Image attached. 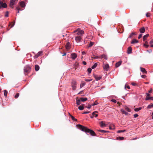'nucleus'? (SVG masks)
Returning <instances> with one entry per match:
<instances>
[{
  "mask_svg": "<svg viewBox=\"0 0 153 153\" xmlns=\"http://www.w3.org/2000/svg\"><path fill=\"white\" fill-rule=\"evenodd\" d=\"M76 127L79 129L86 133H89L92 136H96V135L95 132L92 130L87 128L86 127L82 126L81 125H76Z\"/></svg>",
  "mask_w": 153,
  "mask_h": 153,
  "instance_id": "obj_1",
  "label": "nucleus"
},
{
  "mask_svg": "<svg viewBox=\"0 0 153 153\" xmlns=\"http://www.w3.org/2000/svg\"><path fill=\"white\" fill-rule=\"evenodd\" d=\"M76 82L75 80H73L71 82V86L72 89L74 90H75L76 88Z\"/></svg>",
  "mask_w": 153,
  "mask_h": 153,
  "instance_id": "obj_2",
  "label": "nucleus"
},
{
  "mask_svg": "<svg viewBox=\"0 0 153 153\" xmlns=\"http://www.w3.org/2000/svg\"><path fill=\"white\" fill-rule=\"evenodd\" d=\"M74 33L77 32V35H82L84 33V31L83 30H81L80 29H77L76 30L74 31Z\"/></svg>",
  "mask_w": 153,
  "mask_h": 153,
  "instance_id": "obj_3",
  "label": "nucleus"
},
{
  "mask_svg": "<svg viewBox=\"0 0 153 153\" xmlns=\"http://www.w3.org/2000/svg\"><path fill=\"white\" fill-rule=\"evenodd\" d=\"M7 7V5L5 3H3L0 0V8H1V7L6 8Z\"/></svg>",
  "mask_w": 153,
  "mask_h": 153,
  "instance_id": "obj_4",
  "label": "nucleus"
},
{
  "mask_svg": "<svg viewBox=\"0 0 153 153\" xmlns=\"http://www.w3.org/2000/svg\"><path fill=\"white\" fill-rule=\"evenodd\" d=\"M16 0H10V7H11L13 8V5L14 4L15 2L16 1Z\"/></svg>",
  "mask_w": 153,
  "mask_h": 153,
  "instance_id": "obj_5",
  "label": "nucleus"
},
{
  "mask_svg": "<svg viewBox=\"0 0 153 153\" xmlns=\"http://www.w3.org/2000/svg\"><path fill=\"white\" fill-rule=\"evenodd\" d=\"M82 40V38L80 36H77L75 37V40L77 42H80Z\"/></svg>",
  "mask_w": 153,
  "mask_h": 153,
  "instance_id": "obj_6",
  "label": "nucleus"
},
{
  "mask_svg": "<svg viewBox=\"0 0 153 153\" xmlns=\"http://www.w3.org/2000/svg\"><path fill=\"white\" fill-rule=\"evenodd\" d=\"M24 71L25 72L28 73L30 71V68L28 66L24 68Z\"/></svg>",
  "mask_w": 153,
  "mask_h": 153,
  "instance_id": "obj_7",
  "label": "nucleus"
},
{
  "mask_svg": "<svg viewBox=\"0 0 153 153\" xmlns=\"http://www.w3.org/2000/svg\"><path fill=\"white\" fill-rule=\"evenodd\" d=\"M71 58L73 59H75L77 57V55L75 53H72L71 55Z\"/></svg>",
  "mask_w": 153,
  "mask_h": 153,
  "instance_id": "obj_8",
  "label": "nucleus"
},
{
  "mask_svg": "<svg viewBox=\"0 0 153 153\" xmlns=\"http://www.w3.org/2000/svg\"><path fill=\"white\" fill-rule=\"evenodd\" d=\"M94 76L96 80H99L102 78V76L97 75H94Z\"/></svg>",
  "mask_w": 153,
  "mask_h": 153,
  "instance_id": "obj_9",
  "label": "nucleus"
},
{
  "mask_svg": "<svg viewBox=\"0 0 153 153\" xmlns=\"http://www.w3.org/2000/svg\"><path fill=\"white\" fill-rule=\"evenodd\" d=\"M140 71L143 72V74H146L147 73V72L146 71V69L140 67Z\"/></svg>",
  "mask_w": 153,
  "mask_h": 153,
  "instance_id": "obj_10",
  "label": "nucleus"
},
{
  "mask_svg": "<svg viewBox=\"0 0 153 153\" xmlns=\"http://www.w3.org/2000/svg\"><path fill=\"white\" fill-rule=\"evenodd\" d=\"M122 62L120 61L118 62H117L115 64V66L116 68L119 67L121 64Z\"/></svg>",
  "mask_w": 153,
  "mask_h": 153,
  "instance_id": "obj_11",
  "label": "nucleus"
},
{
  "mask_svg": "<svg viewBox=\"0 0 153 153\" xmlns=\"http://www.w3.org/2000/svg\"><path fill=\"white\" fill-rule=\"evenodd\" d=\"M100 58H103L106 60L107 59V56L105 54L102 55L100 56Z\"/></svg>",
  "mask_w": 153,
  "mask_h": 153,
  "instance_id": "obj_12",
  "label": "nucleus"
},
{
  "mask_svg": "<svg viewBox=\"0 0 153 153\" xmlns=\"http://www.w3.org/2000/svg\"><path fill=\"white\" fill-rule=\"evenodd\" d=\"M65 48L67 50L70 49V44L69 42H68L65 46Z\"/></svg>",
  "mask_w": 153,
  "mask_h": 153,
  "instance_id": "obj_13",
  "label": "nucleus"
},
{
  "mask_svg": "<svg viewBox=\"0 0 153 153\" xmlns=\"http://www.w3.org/2000/svg\"><path fill=\"white\" fill-rule=\"evenodd\" d=\"M140 32L141 33H143L145 32V30L144 27H143L140 28L139 30Z\"/></svg>",
  "mask_w": 153,
  "mask_h": 153,
  "instance_id": "obj_14",
  "label": "nucleus"
},
{
  "mask_svg": "<svg viewBox=\"0 0 153 153\" xmlns=\"http://www.w3.org/2000/svg\"><path fill=\"white\" fill-rule=\"evenodd\" d=\"M132 49L131 47H129L127 50V53L128 54H130L132 53Z\"/></svg>",
  "mask_w": 153,
  "mask_h": 153,
  "instance_id": "obj_15",
  "label": "nucleus"
},
{
  "mask_svg": "<svg viewBox=\"0 0 153 153\" xmlns=\"http://www.w3.org/2000/svg\"><path fill=\"white\" fill-rule=\"evenodd\" d=\"M20 5L22 7H25V2L23 1L20 2Z\"/></svg>",
  "mask_w": 153,
  "mask_h": 153,
  "instance_id": "obj_16",
  "label": "nucleus"
},
{
  "mask_svg": "<svg viewBox=\"0 0 153 153\" xmlns=\"http://www.w3.org/2000/svg\"><path fill=\"white\" fill-rule=\"evenodd\" d=\"M109 67L108 64H107L104 65L103 67V68L106 71H108Z\"/></svg>",
  "mask_w": 153,
  "mask_h": 153,
  "instance_id": "obj_17",
  "label": "nucleus"
},
{
  "mask_svg": "<svg viewBox=\"0 0 153 153\" xmlns=\"http://www.w3.org/2000/svg\"><path fill=\"white\" fill-rule=\"evenodd\" d=\"M100 126L102 127L106 126L105 124V123H103V121L100 122Z\"/></svg>",
  "mask_w": 153,
  "mask_h": 153,
  "instance_id": "obj_18",
  "label": "nucleus"
},
{
  "mask_svg": "<svg viewBox=\"0 0 153 153\" xmlns=\"http://www.w3.org/2000/svg\"><path fill=\"white\" fill-rule=\"evenodd\" d=\"M97 112H98L97 111H95L92 113V115L94 116V117L95 116L96 117H97L98 116V115L96 114L97 113Z\"/></svg>",
  "mask_w": 153,
  "mask_h": 153,
  "instance_id": "obj_19",
  "label": "nucleus"
},
{
  "mask_svg": "<svg viewBox=\"0 0 153 153\" xmlns=\"http://www.w3.org/2000/svg\"><path fill=\"white\" fill-rule=\"evenodd\" d=\"M39 69V66L38 65H36L35 66V69L36 71H38Z\"/></svg>",
  "mask_w": 153,
  "mask_h": 153,
  "instance_id": "obj_20",
  "label": "nucleus"
},
{
  "mask_svg": "<svg viewBox=\"0 0 153 153\" xmlns=\"http://www.w3.org/2000/svg\"><path fill=\"white\" fill-rule=\"evenodd\" d=\"M84 105V104H83L80 105L79 106L78 109L80 110H82L84 108V107H83Z\"/></svg>",
  "mask_w": 153,
  "mask_h": 153,
  "instance_id": "obj_21",
  "label": "nucleus"
},
{
  "mask_svg": "<svg viewBox=\"0 0 153 153\" xmlns=\"http://www.w3.org/2000/svg\"><path fill=\"white\" fill-rule=\"evenodd\" d=\"M149 34H147L146 35H145L143 37V41H145L146 39V38L149 36Z\"/></svg>",
  "mask_w": 153,
  "mask_h": 153,
  "instance_id": "obj_22",
  "label": "nucleus"
},
{
  "mask_svg": "<svg viewBox=\"0 0 153 153\" xmlns=\"http://www.w3.org/2000/svg\"><path fill=\"white\" fill-rule=\"evenodd\" d=\"M145 100H153V97H146Z\"/></svg>",
  "mask_w": 153,
  "mask_h": 153,
  "instance_id": "obj_23",
  "label": "nucleus"
},
{
  "mask_svg": "<svg viewBox=\"0 0 153 153\" xmlns=\"http://www.w3.org/2000/svg\"><path fill=\"white\" fill-rule=\"evenodd\" d=\"M138 42V41L136 39H133L132 42H131V44H134L135 43H137Z\"/></svg>",
  "mask_w": 153,
  "mask_h": 153,
  "instance_id": "obj_24",
  "label": "nucleus"
},
{
  "mask_svg": "<svg viewBox=\"0 0 153 153\" xmlns=\"http://www.w3.org/2000/svg\"><path fill=\"white\" fill-rule=\"evenodd\" d=\"M122 112L123 114H124L126 115H127L128 114V113L125 111L123 109H121L120 110Z\"/></svg>",
  "mask_w": 153,
  "mask_h": 153,
  "instance_id": "obj_25",
  "label": "nucleus"
},
{
  "mask_svg": "<svg viewBox=\"0 0 153 153\" xmlns=\"http://www.w3.org/2000/svg\"><path fill=\"white\" fill-rule=\"evenodd\" d=\"M87 100V99L86 98H81L80 99V100L81 101L84 102L86 101Z\"/></svg>",
  "mask_w": 153,
  "mask_h": 153,
  "instance_id": "obj_26",
  "label": "nucleus"
},
{
  "mask_svg": "<svg viewBox=\"0 0 153 153\" xmlns=\"http://www.w3.org/2000/svg\"><path fill=\"white\" fill-rule=\"evenodd\" d=\"M85 85V82H82L80 85V88H82Z\"/></svg>",
  "mask_w": 153,
  "mask_h": 153,
  "instance_id": "obj_27",
  "label": "nucleus"
},
{
  "mask_svg": "<svg viewBox=\"0 0 153 153\" xmlns=\"http://www.w3.org/2000/svg\"><path fill=\"white\" fill-rule=\"evenodd\" d=\"M133 35H136V33L134 32L132 33L129 36V37L130 38H131L133 36Z\"/></svg>",
  "mask_w": 153,
  "mask_h": 153,
  "instance_id": "obj_28",
  "label": "nucleus"
},
{
  "mask_svg": "<svg viewBox=\"0 0 153 153\" xmlns=\"http://www.w3.org/2000/svg\"><path fill=\"white\" fill-rule=\"evenodd\" d=\"M8 93L7 91L6 90H4V95L5 97H7V94Z\"/></svg>",
  "mask_w": 153,
  "mask_h": 153,
  "instance_id": "obj_29",
  "label": "nucleus"
},
{
  "mask_svg": "<svg viewBox=\"0 0 153 153\" xmlns=\"http://www.w3.org/2000/svg\"><path fill=\"white\" fill-rule=\"evenodd\" d=\"M97 131H98L101 132H103L104 133H105L108 132V131H106L102 130H97Z\"/></svg>",
  "mask_w": 153,
  "mask_h": 153,
  "instance_id": "obj_30",
  "label": "nucleus"
},
{
  "mask_svg": "<svg viewBox=\"0 0 153 153\" xmlns=\"http://www.w3.org/2000/svg\"><path fill=\"white\" fill-rule=\"evenodd\" d=\"M80 100V99H78V100H76V103L77 105H79L80 104L81 100Z\"/></svg>",
  "mask_w": 153,
  "mask_h": 153,
  "instance_id": "obj_31",
  "label": "nucleus"
},
{
  "mask_svg": "<svg viewBox=\"0 0 153 153\" xmlns=\"http://www.w3.org/2000/svg\"><path fill=\"white\" fill-rule=\"evenodd\" d=\"M141 108H142L141 107H139L138 108H137L134 109V110L135 111H138L140 110L141 109Z\"/></svg>",
  "mask_w": 153,
  "mask_h": 153,
  "instance_id": "obj_32",
  "label": "nucleus"
},
{
  "mask_svg": "<svg viewBox=\"0 0 153 153\" xmlns=\"http://www.w3.org/2000/svg\"><path fill=\"white\" fill-rule=\"evenodd\" d=\"M42 53V51H40L38 52L37 54L39 56H40L41 55Z\"/></svg>",
  "mask_w": 153,
  "mask_h": 153,
  "instance_id": "obj_33",
  "label": "nucleus"
},
{
  "mask_svg": "<svg viewBox=\"0 0 153 153\" xmlns=\"http://www.w3.org/2000/svg\"><path fill=\"white\" fill-rule=\"evenodd\" d=\"M97 63H95L94 64V65L92 66L91 67V68L93 69H94L95 68L97 67Z\"/></svg>",
  "mask_w": 153,
  "mask_h": 153,
  "instance_id": "obj_34",
  "label": "nucleus"
},
{
  "mask_svg": "<svg viewBox=\"0 0 153 153\" xmlns=\"http://www.w3.org/2000/svg\"><path fill=\"white\" fill-rule=\"evenodd\" d=\"M152 107H153V104H150L147 107V108L148 109Z\"/></svg>",
  "mask_w": 153,
  "mask_h": 153,
  "instance_id": "obj_35",
  "label": "nucleus"
},
{
  "mask_svg": "<svg viewBox=\"0 0 153 153\" xmlns=\"http://www.w3.org/2000/svg\"><path fill=\"white\" fill-rule=\"evenodd\" d=\"M125 109L128 112H130L131 111L130 109L127 107H126L125 108Z\"/></svg>",
  "mask_w": 153,
  "mask_h": 153,
  "instance_id": "obj_36",
  "label": "nucleus"
},
{
  "mask_svg": "<svg viewBox=\"0 0 153 153\" xmlns=\"http://www.w3.org/2000/svg\"><path fill=\"white\" fill-rule=\"evenodd\" d=\"M117 138L118 139H119L120 140H123L124 139V138L123 137H117Z\"/></svg>",
  "mask_w": 153,
  "mask_h": 153,
  "instance_id": "obj_37",
  "label": "nucleus"
},
{
  "mask_svg": "<svg viewBox=\"0 0 153 153\" xmlns=\"http://www.w3.org/2000/svg\"><path fill=\"white\" fill-rule=\"evenodd\" d=\"M91 68H88L87 69V71L89 74L91 73Z\"/></svg>",
  "mask_w": 153,
  "mask_h": 153,
  "instance_id": "obj_38",
  "label": "nucleus"
},
{
  "mask_svg": "<svg viewBox=\"0 0 153 153\" xmlns=\"http://www.w3.org/2000/svg\"><path fill=\"white\" fill-rule=\"evenodd\" d=\"M71 117L72 119V120L74 121H77V120L75 119L74 117L72 116H71Z\"/></svg>",
  "mask_w": 153,
  "mask_h": 153,
  "instance_id": "obj_39",
  "label": "nucleus"
},
{
  "mask_svg": "<svg viewBox=\"0 0 153 153\" xmlns=\"http://www.w3.org/2000/svg\"><path fill=\"white\" fill-rule=\"evenodd\" d=\"M94 42H90V43H89V47H91L93 45H94Z\"/></svg>",
  "mask_w": 153,
  "mask_h": 153,
  "instance_id": "obj_40",
  "label": "nucleus"
},
{
  "mask_svg": "<svg viewBox=\"0 0 153 153\" xmlns=\"http://www.w3.org/2000/svg\"><path fill=\"white\" fill-rule=\"evenodd\" d=\"M97 104H98V102L97 101H96L95 102H94V103H93L91 105H92V106L95 105H97Z\"/></svg>",
  "mask_w": 153,
  "mask_h": 153,
  "instance_id": "obj_41",
  "label": "nucleus"
},
{
  "mask_svg": "<svg viewBox=\"0 0 153 153\" xmlns=\"http://www.w3.org/2000/svg\"><path fill=\"white\" fill-rule=\"evenodd\" d=\"M126 131L125 130H119L117 131V132L118 133H120V132H125Z\"/></svg>",
  "mask_w": 153,
  "mask_h": 153,
  "instance_id": "obj_42",
  "label": "nucleus"
},
{
  "mask_svg": "<svg viewBox=\"0 0 153 153\" xmlns=\"http://www.w3.org/2000/svg\"><path fill=\"white\" fill-rule=\"evenodd\" d=\"M16 10H18L17 13H19V10H21L20 8L19 7H16Z\"/></svg>",
  "mask_w": 153,
  "mask_h": 153,
  "instance_id": "obj_43",
  "label": "nucleus"
},
{
  "mask_svg": "<svg viewBox=\"0 0 153 153\" xmlns=\"http://www.w3.org/2000/svg\"><path fill=\"white\" fill-rule=\"evenodd\" d=\"M19 96V94L18 93H17L16 94L15 96V98L16 99Z\"/></svg>",
  "mask_w": 153,
  "mask_h": 153,
  "instance_id": "obj_44",
  "label": "nucleus"
},
{
  "mask_svg": "<svg viewBox=\"0 0 153 153\" xmlns=\"http://www.w3.org/2000/svg\"><path fill=\"white\" fill-rule=\"evenodd\" d=\"M92 59H98L100 58V56H95L94 57H91Z\"/></svg>",
  "mask_w": 153,
  "mask_h": 153,
  "instance_id": "obj_45",
  "label": "nucleus"
},
{
  "mask_svg": "<svg viewBox=\"0 0 153 153\" xmlns=\"http://www.w3.org/2000/svg\"><path fill=\"white\" fill-rule=\"evenodd\" d=\"M125 88L126 89V88H128V89H129L130 88V86L127 85H125Z\"/></svg>",
  "mask_w": 153,
  "mask_h": 153,
  "instance_id": "obj_46",
  "label": "nucleus"
},
{
  "mask_svg": "<svg viewBox=\"0 0 153 153\" xmlns=\"http://www.w3.org/2000/svg\"><path fill=\"white\" fill-rule=\"evenodd\" d=\"M15 21H14L13 22L11 23V27H13L15 23Z\"/></svg>",
  "mask_w": 153,
  "mask_h": 153,
  "instance_id": "obj_47",
  "label": "nucleus"
},
{
  "mask_svg": "<svg viewBox=\"0 0 153 153\" xmlns=\"http://www.w3.org/2000/svg\"><path fill=\"white\" fill-rule=\"evenodd\" d=\"M146 16L148 17H149L150 16V14L149 13H147L146 14Z\"/></svg>",
  "mask_w": 153,
  "mask_h": 153,
  "instance_id": "obj_48",
  "label": "nucleus"
},
{
  "mask_svg": "<svg viewBox=\"0 0 153 153\" xmlns=\"http://www.w3.org/2000/svg\"><path fill=\"white\" fill-rule=\"evenodd\" d=\"M8 14H9L8 12L7 11L5 13V17H8Z\"/></svg>",
  "mask_w": 153,
  "mask_h": 153,
  "instance_id": "obj_49",
  "label": "nucleus"
},
{
  "mask_svg": "<svg viewBox=\"0 0 153 153\" xmlns=\"http://www.w3.org/2000/svg\"><path fill=\"white\" fill-rule=\"evenodd\" d=\"M85 107L86 108H87L88 109H90L91 107V105H88V106H85Z\"/></svg>",
  "mask_w": 153,
  "mask_h": 153,
  "instance_id": "obj_50",
  "label": "nucleus"
},
{
  "mask_svg": "<svg viewBox=\"0 0 153 153\" xmlns=\"http://www.w3.org/2000/svg\"><path fill=\"white\" fill-rule=\"evenodd\" d=\"M134 118H136L138 116V115L137 114H136L134 115Z\"/></svg>",
  "mask_w": 153,
  "mask_h": 153,
  "instance_id": "obj_51",
  "label": "nucleus"
},
{
  "mask_svg": "<svg viewBox=\"0 0 153 153\" xmlns=\"http://www.w3.org/2000/svg\"><path fill=\"white\" fill-rule=\"evenodd\" d=\"M144 46H145L146 48H147L149 46V45H146V44H144Z\"/></svg>",
  "mask_w": 153,
  "mask_h": 153,
  "instance_id": "obj_52",
  "label": "nucleus"
},
{
  "mask_svg": "<svg viewBox=\"0 0 153 153\" xmlns=\"http://www.w3.org/2000/svg\"><path fill=\"white\" fill-rule=\"evenodd\" d=\"M92 80V79H85V81H87V82H89V81H91Z\"/></svg>",
  "mask_w": 153,
  "mask_h": 153,
  "instance_id": "obj_53",
  "label": "nucleus"
},
{
  "mask_svg": "<svg viewBox=\"0 0 153 153\" xmlns=\"http://www.w3.org/2000/svg\"><path fill=\"white\" fill-rule=\"evenodd\" d=\"M111 101L114 103H116L117 102V101L113 99L111 100Z\"/></svg>",
  "mask_w": 153,
  "mask_h": 153,
  "instance_id": "obj_54",
  "label": "nucleus"
},
{
  "mask_svg": "<svg viewBox=\"0 0 153 153\" xmlns=\"http://www.w3.org/2000/svg\"><path fill=\"white\" fill-rule=\"evenodd\" d=\"M142 36V34H140L138 37V39H140Z\"/></svg>",
  "mask_w": 153,
  "mask_h": 153,
  "instance_id": "obj_55",
  "label": "nucleus"
},
{
  "mask_svg": "<svg viewBox=\"0 0 153 153\" xmlns=\"http://www.w3.org/2000/svg\"><path fill=\"white\" fill-rule=\"evenodd\" d=\"M39 56L38 55L36 54V55H35L34 57L35 58H37Z\"/></svg>",
  "mask_w": 153,
  "mask_h": 153,
  "instance_id": "obj_56",
  "label": "nucleus"
},
{
  "mask_svg": "<svg viewBox=\"0 0 153 153\" xmlns=\"http://www.w3.org/2000/svg\"><path fill=\"white\" fill-rule=\"evenodd\" d=\"M131 84H132L133 86H136V85H137V84L136 83H134V82L132 83H131Z\"/></svg>",
  "mask_w": 153,
  "mask_h": 153,
  "instance_id": "obj_57",
  "label": "nucleus"
},
{
  "mask_svg": "<svg viewBox=\"0 0 153 153\" xmlns=\"http://www.w3.org/2000/svg\"><path fill=\"white\" fill-rule=\"evenodd\" d=\"M146 97H150V94H149L148 93H146Z\"/></svg>",
  "mask_w": 153,
  "mask_h": 153,
  "instance_id": "obj_58",
  "label": "nucleus"
},
{
  "mask_svg": "<svg viewBox=\"0 0 153 153\" xmlns=\"http://www.w3.org/2000/svg\"><path fill=\"white\" fill-rule=\"evenodd\" d=\"M141 76L142 78H145L146 77V76L145 75H142Z\"/></svg>",
  "mask_w": 153,
  "mask_h": 153,
  "instance_id": "obj_59",
  "label": "nucleus"
},
{
  "mask_svg": "<svg viewBox=\"0 0 153 153\" xmlns=\"http://www.w3.org/2000/svg\"><path fill=\"white\" fill-rule=\"evenodd\" d=\"M89 113V111H85L82 113L83 114H88Z\"/></svg>",
  "mask_w": 153,
  "mask_h": 153,
  "instance_id": "obj_60",
  "label": "nucleus"
},
{
  "mask_svg": "<svg viewBox=\"0 0 153 153\" xmlns=\"http://www.w3.org/2000/svg\"><path fill=\"white\" fill-rule=\"evenodd\" d=\"M152 88H151L150 90H149V93H151L152 92Z\"/></svg>",
  "mask_w": 153,
  "mask_h": 153,
  "instance_id": "obj_61",
  "label": "nucleus"
},
{
  "mask_svg": "<svg viewBox=\"0 0 153 153\" xmlns=\"http://www.w3.org/2000/svg\"><path fill=\"white\" fill-rule=\"evenodd\" d=\"M82 63L83 64V65H86V62H85V61H83Z\"/></svg>",
  "mask_w": 153,
  "mask_h": 153,
  "instance_id": "obj_62",
  "label": "nucleus"
},
{
  "mask_svg": "<svg viewBox=\"0 0 153 153\" xmlns=\"http://www.w3.org/2000/svg\"><path fill=\"white\" fill-rule=\"evenodd\" d=\"M152 43H153V39H152L151 40L150 42V44H152Z\"/></svg>",
  "mask_w": 153,
  "mask_h": 153,
  "instance_id": "obj_63",
  "label": "nucleus"
},
{
  "mask_svg": "<svg viewBox=\"0 0 153 153\" xmlns=\"http://www.w3.org/2000/svg\"><path fill=\"white\" fill-rule=\"evenodd\" d=\"M82 55H84L86 54L85 52L84 51L82 52Z\"/></svg>",
  "mask_w": 153,
  "mask_h": 153,
  "instance_id": "obj_64",
  "label": "nucleus"
}]
</instances>
